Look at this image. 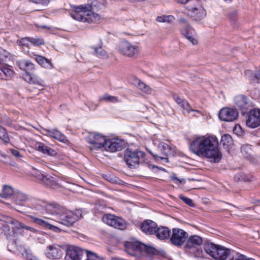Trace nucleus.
<instances>
[{
	"label": "nucleus",
	"mask_w": 260,
	"mask_h": 260,
	"mask_svg": "<svg viewBox=\"0 0 260 260\" xmlns=\"http://www.w3.org/2000/svg\"><path fill=\"white\" fill-rule=\"evenodd\" d=\"M189 149L197 155L206 157L214 163L219 162L222 156L215 137L196 138L190 143Z\"/></svg>",
	"instance_id": "1"
},
{
	"label": "nucleus",
	"mask_w": 260,
	"mask_h": 260,
	"mask_svg": "<svg viewBox=\"0 0 260 260\" xmlns=\"http://www.w3.org/2000/svg\"><path fill=\"white\" fill-rule=\"evenodd\" d=\"M45 207L49 213L57 215L58 222L67 226H72L77 220L73 213L64 210L60 211L58 205L49 204Z\"/></svg>",
	"instance_id": "2"
},
{
	"label": "nucleus",
	"mask_w": 260,
	"mask_h": 260,
	"mask_svg": "<svg viewBox=\"0 0 260 260\" xmlns=\"http://www.w3.org/2000/svg\"><path fill=\"white\" fill-rule=\"evenodd\" d=\"M205 252L216 260H225L231 254V250L220 245L206 240L204 245Z\"/></svg>",
	"instance_id": "3"
},
{
	"label": "nucleus",
	"mask_w": 260,
	"mask_h": 260,
	"mask_svg": "<svg viewBox=\"0 0 260 260\" xmlns=\"http://www.w3.org/2000/svg\"><path fill=\"white\" fill-rule=\"evenodd\" d=\"M145 156L146 153L143 151L127 148L124 150L123 159L128 167L133 169L136 168L140 163L145 162L143 159Z\"/></svg>",
	"instance_id": "4"
},
{
	"label": "nucleus",
	"mask_w": 260,
	"mask_h": 260,
	"mask_svg": "<svg viewBox=\"0 0 260 260\" xmlns=\"http://www.w3.org/2000/svg\"><path fill=\"white\" fill-rule=\"evenodd\" d=\"M206 240L204 241L202 237L196 235L190 236L186 241L184 249L188 250L189 252L195 254L196 256H200L202 253V250L199 247L204 244Z\"/></svg>",
	"instance_id": "5"
},
{
	"label": "nucleus",
	"mask_w": 260,
	"mask_h": 260,
	"mask_svg": "<svg viewBox=\"0 0 260 260\" xmlns=\"http://www.w3.org/2000/svg\"><path fill=\"white\" fill-rule=\"evenodd\" d=\"M103 221L108 225L120 230L127 227V222L119 216L111 214H105L102 217Z\"/></svg>",
	"instance_id": "6"
},
{
	"label": "nucleus",
	"mask_w": 260,
	"mask_h": 260,
	"mask_svg": "<svg viewBox=\"0 0 260 260\" xmlns=\"http://www.w3.org/2000/svg\"><path fill=\"white\" fill-rule=\"evenodd\" d=\"M178 21L180 24L185 25L184 27L180 29L181 34L193 45H197L198 41L194 38L196 31L189 24L188 20L184 18L180 17L178 19Z\"/></svg>",
	"instance_id": "7"
},
{
	"label": "nucleus",
	"mask_w": 260,
	"mask_h": 260,
	"mask_svg": "<svg viewBox=\"0 0 260 260\" xmlns=\"http://www.w3.org/2000/svg\"><path fill=\"white\" fill-rule=\"evenodd\" d=\"M188 237V233L184 230L179 228H173L170 241L172 245L180 247L186 242Z\"/></svg>",
	"instance_id": "8"
},
{
	"label": "nucleus",
	"mask_w": 260,
	"mask_h": 260,
	"mask_svg": "<svg viewBox=\"0 0 260 260\" xmlns=\"http://www.w3.org/2000/svg\"><path fill=\"white\" fill-rule=\"evenodd\" d=\"M107 139L101 134L94 132L91 133L88 137V143L92 144L90 150L92 151L98 150L104 148Z\"/></svg>",
	"instance_id": "9"
},
{
	"label": "nucleus",
	"mask_w": 260,
	"mask_h": 260,
	"mask_svg": "<svg viewBox=\"0 0 260 260\" xmlns=\"http://www.w3.org/2000/svg\"><path fill=\"white\" fill-rule=\"evenodd\" d=\"M246 125L250 128H255L260 126V109L253 108L249 111Z\"/></svg>",
	"instance_id": "10"
},
{
	"label": "nucleus",
	"mask_w": 260,
	"mask_h": 260,
	"mask_svg": "<svg viewBox=\"0 0 260 260\" xmlns=\"http://www.w3.org/2000/svg\"><path fill=\"white\" fill-rule=\"evenodd\" d=\"M118 50L122 55L128 57L135 56L139 53L138 47L132 45L127 41L120 42L118 47Z\"/></svg>",
	"instance_id": "11"
},
{
	"label": "nucleus",
	"mask_w": 260,
	"mask_h": 260,
	"mask_svg": "<svg viewBox=\"0 0 260 260\" xmlns=\"http://www.w3.org/2000/svg\"><path fill=\"white\" fill-rule=\"evenodd\" d=\"M238 116L239 113L235 108L224 107L218 113L219 118L223 121H234L238 118Z\"/></svg>",
	"instance_id": "12"
},
{
	"label": "nucleus",
	"mask_w": 260,
	"mask_h": 260,
	"mask_svg": "<svg viewBox=\"0 0 260 260\" xmlns=\"http://www.w3.org/2000/svg\"><path fill=\"white\" fill-rule=\"evenodd\" d=\"M104 149L107 151L115 152L120 151L126 147V143L125 141L119 139H107L105 143Z\"/></svg>",
	"instance_id": "13"
},
{
	"label": "nucleus",
	"mask_w": 260,
	"mask_h": 260,
	"mask_svg": "<svg viewBox=\"0 0 260 260\" xmlns=\"http://www.w3.org/2000/svg\"><path fill=\"white\" fill-rule=\"evenodd\" d=\"M34 176L41 183L47 187L55 188L58 186L55 178L49 175H45L40 171H37Z\"/></svg>",
	"instance_id": "14"
},
{
	"label": "nucleus",
	"mask_w": 260,
	"mask_h": 260,
	"mask_svg": "<svg viewBox=\"0 0 260 260\" xmlns=\"http://www.w3.org/2000/svg\"><path fill=\"white\" fill-rule=\"evenodd\" d=\"M84 251L78 247L71 246L66 250V260H81Z\"/></svg>",
	"instance_id": "15"
},
{
	"label": "nucleus",
	"mask_w": 260,
	"mask_h": 260,
	"mask_svg": "<svg viewBox=\"0 0 260 260\" xmlns=\"http://www.w3.org/2000/svg\"><path fill=\"white\" fill-rule=\"evenodd\" d=\"M142 244L143 243L138 241H125L124 246L128 254L136 256L137 252H141Z\"/></svg>",
	"instance_id": "16"
},
{
	"label": "nucleus",
	"mask_w": 260,
	"mask_h": 260,
	"mask_svg": "<svg viewBox=\"0 0 260 260\" xmlns=\"http://www.w3.org/2000/svg\"><path fill=\"white\" fill-rule=\"evenodd\" d=\"M157 223L150 219L144 220L141 224L140 229L145 234L149 235H154L156 234Z\"/></svg>",
	"instance_id": "17"
},
{
	"label": "nucleus",
	"mask_w": 260,
	"mask_h": 260,
	"mask_svg": "<svg viewBox=\"0 0 260 260\" xmlns=\"http://www.w3.org/2000/svg\"><path fill=\"white\" fill-rule=\"evenodd\" d=\"M235 105L241 111L242 114L247 112L248 105V99L243 94H239L234 98Z\"/></svg>",
	"instance_id": "18"
},
{
	"label": "nucleus",
	"mask_w": 260,
	"mask_h": 260,
	"mask_svg": "<svg viewBox=\"0 0 260 260\" xmlns=\"http://www.w3.org/2000/svg\"><path fill=\"white\" fill-rule=\"evenodd\" d=\"M28 217L32 220L34 223L40 225L44 229L50 230L56 233H59L60 232L59 228L50 224L48 222L42 219L36 217L32 215H28Z\"/></svg>",
	"instance_id": "19"
},
{
	"label": "nucleus",
	"mask_w": 260,
	"mask_h": 260,
	"mask_svg": "<svg viewBox=\"0 0 260 260\" xmlns=\"http://www.w3.org/2000/svg\"><path fill=\"white\" fill-rule=\"evenodd\" d=\"M141 252H144L147 255H156L159 257L167 258V253L164 250H157L154 247L142 244Z\"/></svg>",
	"instance_id": "20"
},
{
	"label": "nucleus",
	"mask_w": 260,
	"mask_h": 260,
	"mask_svg": "<svg viewBox=\"0 0 260 260\" xmlns=\"http://www.w3.org/2000/svg\"><path fill=\"white\" fill-rule=\"evenodd\" d=\"M187 9L191 11L189 15L195 21H200L206 16V11L203 8L198 9L196 7L188 6Z\"/></svg>",
	"instance_id": "21"
},
{
	"label": "nucleus",
	"mask_w": 260,
	"mask_h": 260,
	"mask_svg": "<svg viewBox=\"0 0 260 260\" xmlns=\"http://www.w3.org/2000/svg\"><path fill=\"white\" fill-rule=\"evenodd\" d=\"M48 251L46 253L47 257L56 259L60 258L63 255V251L59 246L49 245Z\"/></svg>",
	"instance_id": "22"
},
{
	"label": "nucleus",
	"mask_w": 260,
	"mask_h": 260,
	"mask_svg": "<svg viewBox=\"0 0 260 260\" xmlns=\"http://www.w3.org/2000/svg\"><path fill=\"white\" fill-rule=\"evenodd\" d=\"M157 239L161 240H165L170 239L171 230L167 226H157L156 234L154 235Z\"/></svg>",
	"instance_id": "23"
},
{
	"label": "nucleus",
	"mask_w": 260,
	"mask_h": 260,
	"mask_svg": "<svg viewBox=\"0 0 260 260\" xmlns=\"http://www.w3.org/2000/svg\"><path fill=\"white\" fill-rule=\"evenodd\" d=\"M20 69L23 70L25 73V76L28 74H31V73L35 69V64L29 61L20 60L17 62Z\"/></svg>",
	"instance_id": "24"
},
{
	"label": "nucleus",
	"mask_w": 260,
	"mask_h": 260,
	"mask_svg": "<svg viewBox=\"0 0 260 260\" xmlns=\"http://www.w3.org/2000/svg\"><path fill=\"white\" fill-rule=\"evenodd\" d=\"M98 2L97 1H93L90 4L85 5H80V6H74L73 9L74 11L72 12H76V13H86L87 11H91L93 9V6L95 7L96 5L98 4Z\"/></svg>",
	"instance_id": "25"
},
{
	"label": "nucleus",
	"mask_w": 260,
	"mask_h": 260,
	"mask_svg": "<svg viewBox=\"0 0 260 260\" xmlns=\"http://www.w3.org/2000/svg\"><path fill=\"white\" fill-rule=\"evenodd\" d=\"M173 100L184 110H186L188 113L191 111H198L193 109L187 101L181 99L177 94L173 95Z\"/></svg>",
	"instance_id": "26"
},
{
	"label": "nucleus",
	"mask_w": 260,
	"mask_h": 260,
	"mask_svg": "<svg viewBox=\"0 0 260 260\" xmlns=\"http://www.w3.org/2000/svg\"><path fill=\"white\" fill-rule=\"evenodd\" d=\"M45 131L47 133V134L51 138L57 140L63 143L68 142L67 137L62 134L57 129H45Z\"/></svg>",
	"instance_id": "27"
},
{
	"label": "nucleus",
	"mask_w": 260,
	"mask_h": 260,
	"mask_svg": "<svg viewBox=\"0 0 260 260\" xmlns=\"http://www.w3.org/2000/svg\"><path fill=\"white\" fill-rule=\"evenodd\" d=\"M36 147L38 151L49 156H54L57 154V152L55 150L46 146L43 143L39 142L37 143Z\"/></svg>",
	"instance_id": "28"
},
{
	"label": "nucleus",
	"mask_w": 260,
	"mask_h": 260,
	"mask_svg": "<svg viewBox=\"0 0 260 260\" xmlns=\"http://www.w3.org/2000/svg\"><path fill=\"white\" fill-rule=\"evenodd\" d=\"M27 196L20 192H16L13 194L11 200L16 205L22 206L27 200Z\"/></svg>",
	"instance_id": "29"
},
{
	"label": "nucleus",
	"mask_w": 260,
	"mask_h": 260,
	"mask_svg": "<svg viewBox=\"0 0 260 260\" xmlns=\"http://www.w3.org/2000/svg\"><path fill=\"white\" fill-rule=\"evenodd\" d=\"M24 80L29 83L38 85L42 88L45 87L44 80L32 73L25 76Z\"/></svg>",
	"instance_id": "30"
},
{
	"label": "nucleus",
	"mask_w": 260,
	"mask_h": 260,
	"mask_svg": "<svg viewBox=\"0 0 260 260\" xmlns=\"http://www.w3.org/2000/svg\"><path fill=\"white\" fill-rule=\"evenodd\" d=\"M220 143L228 152L234 144L232 137L229 134H224L221 137Z\"/></svg>",
	"instance_id": "31"
},
{
	"label": "nucleus",
	"mask_w": 260,
	"mask_h": 260,
	"mask_svg": "<svg viewBox=\"0 0 260 260\" xmlns=\"http://www.w3.org/2000/svg\"><path fill=\"white\" fill-rule=\"evenodd\" d=\"M35 60L42 67L47 69H52L53 66L51 61L45 57L35 55Z\"/></svg>",
	"instance_id": "32"
},
{
	"label": "nucleus",
	"mask_w": 260,
	"mask_h": 260,
	"mask_svg": "<svg viewBox=\"0 0 260 260\" xmlns=\"http://www.w3.org/2000/svg\"><path fill=\"white\" fill-rule=\"evenodd\" d=\"M86 14L85 13H83V14H82L81 13L76 12L70 13L71 16L75 20L83 22H87L88 23H92V18L91 17H87L86 16Z\"/></svg>",
	"instance_id": "33"
},
{
	"label": "nucleus",
	"mask_w": 260,
	"mask_h": 260,
	"mask_svg": "<svg viewBox=\"0 0 260 260\" xmlns=\"http://www.w3.org/2000/svg\"><path fill=\"white\" fill-rule=\"evenodd\" d=\"M102 42H101L100 45L98 47L91 46L90 48L94 50L93 54L97 57L102 58H108V55L107 52L102 48Z\"/></svg>",
	"instance_id": "34"
},
{
	"label": "nucleus",
	"mask_w": 260,
	"mask_h": 260,
	"mask_svg": "<svg viewBox=\"0 0 260 260\" xmlns=\"http://www.w3.org/2000/svg\"><path fill=\"white\" fill-rule=\"evenodd\" d=\"M253 176L250 174H246L242 172L236 173L234 176L235 181L249 182L252 180Z\"/></svg>",
	"instance_id": "35"
},
{
	"label": "nucleus",
	"mask_w": 260,
	"mask_h": 260,
	"mask_svg": "<svg viewBox=\"0 0 260 260\" xmlns=\"http://www.w3.org/2000/svg\"><path fill=\"white\" fill-rule=\"evenodd\" d=\"M14 193L13 188L7 185L4 186L2 192L0 193V197L2 198H8L12 197Z\"/></svg>",
	"instance_id": "36"
},
{
	"label": "nucleus",
	"mask_w": 260,
	"mask_h": 260,
	"mask_svg": "<svg viewBox=\"0 0 260 260\" xmlns=\"http://www.w3.org/2000/svg\"><path fill=\"white\" fill-rule=\"evenodd\" d=\"M134 84L140 90L146 93H150L151 88L145 83L142 82L140 79L135 78L134 80Z\"/></svg>",
	"instance_id": "37"
},
{
	"label": "nucleus",
	"mask_w": 260,
	"mask_h": 260,
	"mask_svg": "<svg viewBox=\"0 0 260 260\" xmlns=\"http://www.w3.org/2000/svg\"><path fill=\"white\" fill-rule=\"evenodd\" d=\"M1 221L5 222L4 224H11L13 225L14 226V228H15L16 230L18 229L20 222L17 220H16L14 218L9 216L4 217L3 219H2Z\"/></svg>",
	"instance_id": "38"
},
{
	"label": "nucleus",
	"mask_w": 260,
	"mask_h": 260,
	"mask_svg": "<svg viewBox=\"0 0 260 260\" xmlns=\"http://www.w3.org/2000/svg\"><path fill=\"white\" fill-rule=\"evenodd\" d=\"M106 209V204L100 202L95 205L93 211L95 214H103L105 212Z\"/></svg>",
	"instance_id": "39"
},
{
	"label": "nucleus",
	"mask_w": 260,
	"mask_h": 260,
	"mask_svg": "<svg viewBox=\"0 0 260 260\" xmlns=\"http://www.w3.org/2000/svg\"><path fill=\"white\" fill-rule=\"evenodd\" d=\"M0 139L3 140L5 143H8L10 142L9 135L5 128L0 125Z\"/></svg>",
	"instance_id": "40"
},
{
	"label": "nucleus",
	"mask_w": 260,
	"mask_h": 260,
	"mask_svg": "<svg viewBox=\"0 0 260 260\" xmlns=\"http://www.w3.org/2000/svg\"><path fill=\"white\" fill-rule=\"evenodd\" d=\"M161 150L162 153L165 156L174 155L173 151L172 150L171 147L166 143H162Z\"/></svg>",
	"instance_id": "41"
},
{
	"label": "nucleus",
	"mask_w": 260,
	"mask_h": 260,
	"mask_svg": "<svg viewBox=\"0 0 260 260\" xmlns=\"http://www.w3.org/2000/svg\"><path fill=\"white\" fill-rule=\"evenodd\" d=\"M175 19V18L172 15H162L160 16H157L156 18V21L159 22H168L171 23Z\"/></svg>",
	"instance_id": "42"
},
{
	"label": "nucleus",
	"mask_w": 260,
	"mask_h": 260,
	"mask_svg": "<svg viewBox=\"0 0 260 260\" xmlns=\"http://www.w3.org/2000/svg\"><path fill=\"white\" fill-rule=\"evenodd\" d=\"M29 42L35 46H40L45 44L44 40L43 38L38 37H29Z\"/></svg>",
	"instance_id": "43"
},
{
	"label": "nucleus",
	"mask_w": 260,
	"mask_h": 260,
	"mask_svg": "<svg viewBox=\"0 0 260 260\" xmlns=\"http://www.w3.org/2000/svg\"><path fill=\"white\" fill-rule=\"evenodd\" d=\"M230 260H255L253 258H248L246 256L240 254L238 252L236 253L235 255H233Z\"/></svg>",
	"instance_id": "44"
},
{
	"label": "nucleus",
	"mask_w": 260,
	"mask_h": 260,
	"mask_svg": "<svg viewBox=\"0 0 260 260\" xmlns=\"http://www.w3.org/2000/svg\"><path fill=\"white\" fill-rule=\"evenodd\" d=\"M179 198L180 199H181L182 201H183L184 202V203H185L187 205H188L190 207H192L194 206V205L193 203V201L191 199H190L186 197H185V196H183L182 194H180L179 196Z\"/></svg>",
	"instance_id": "45"
},
{
	"label": "nucleus",
	"mask_w": 260,
	"mask_h": 260,
	"mask_svg": "<svg viewBox=\"0 0 260 260\" xmlns=\"http://www.w3.org/2000/svg\"><path fill=\"white\" fill-rule=\"evenodd\" d=\"M238 15V11L234 10L232 12H230L227 14L228 18L230 19L231 21H236L237 19Z\"/></svg>",
	"instance_id": "46"
},
{
	"label": "nucleus",
	"mask_w": 260,
	"mask_h": 260,
	"mask_svg": "<svg viewBox=\"0 0 260 260\" xmlns=\"http://www.w3.org/2000/svg\"><path fill=\"white\" fill-rule=\"evenodd\" d=\"M28 42H29V37L22 38L20 40L17 41V43L20 46H25L29 48Z\"/></svg>",
	"instance_id": "47"
},
{
	"label": "nucleus",
	"mask_w": 260,
	"mask_h": 260,
	"mask_svg": "<svg viewBox=\"0 0 260 260\" xmlns=\"http://www.w3.org/2000/svg\"><path fill=\"white\" fill-rule=\"evenodd\" d=\"M8 57V52L0 47V64L2 63Z\"/></svg>",
	"instance_id": "48"
},
{
	"label": "nucleus",
	"mask_w": 260,
	"mask_h": 260,
	"mask_svg": "<svg viewBox=\"0 0 260 260\" xmlns=\"http://www.w3.org/2000/svg\"><path fill=\"white\" fill-rule=\"evenodd\" d=\"M102 176L105 180L111 183H113L116 182V178L111 175V174H103Z\"/></svg>",
	"instance_id": "49"
},
{
	"label": "nucleus",
	"mask_w": 260,
	"mask_h": 260,
	"mask_svg": "<svg viewBox=\"0 0 260 260\" xmlns=\"http://www.w3.org/2000/svg\"><path fill=\"white\" fill-rule=\"evenodd\" d=\"M20 229H24L28 230L32 233H36L37 232V230L35 229H34L32 227L27 226L26 225H25L23 223L20 222H19V224L18 225L17 229L18 230Z\"/></svg>",
	"instance_id": "50"
},
{
	"label": "nucleus",
	"mask_w": 260,
	"mask_h": 260,
	"mask_svg": "<svg viewBox=\"0 0 260 260\" xmlns=\"http://www.w3.org/2000/svg\"><path fill=\"white\" fill-rule=\"evenodd\" d=\"M1 71L6 76L11 77L14 74V72L12 70L6 67L1 68Z\"/></svg>",
	"instance_id": "51"
},
{
	"label": "nucleus",
	"mask_w": 260,
	"mask_h": 260,
	"mask_svg": "<svg viewBox=\"0 0 260 260\" xmlns=\"http://www.w3.org/2000/svg\"><path fill=\"white\" fill-rule=\"evenodd\" d=\"M103 99L106 101H108L109 102H113V103L117 102L118 101V99H117V97L110 95H108V94H106L104 95V96L103 97Z\"/></svg>",
	"instance_id": "52"
},
{
	"label": "nucleus",
	"mask_w": 260,
	"mask_h": 260,
	"mask_svg": "<svg viewBox=\"0 0 260 260\" xmlns=\"http://www.w3.org/2000/svg\"><path fill=\"white\" fill-rule=\"evenodd\" d=\"M86 253L87 258L86 260H96L97 255L93 252H90L87 250H85Z\"/></svg>",
	"instance_id": "53"
},
{
	"label": "nucleus",
	"mask_w": 260,
	"mask_h": 260,
	"mask_svg": "<svg viewBox=\"0 0 260 260\" xmlns=\"http://www.w3.org/2000/svg\"><path fill=\"white\" fill-rule=\"evenodd\" d=\"M94 8H93V9L90 12L87 11V14H86V16H87V17H91L93 20V22L96 20V18H99V16L98 14H96L94 13L92 11L93 10Z\"/></svg>",
	"instance_id": "54"
},
{
	"label": "nucleus",
	"mask_w": 260,
	"mask_h": 260,
	"mask_svg": "<svg viewBox=\"0 0 260 260\" xmlns=\"http://www.w3.org/2000/svg\"><path fill=\"white\" fill-rule=\"evenodd\" d=\"M241 152L244 154L245 152L246 154L249 153L248 150H250V146L248 144L243 145L241 147Z\"/></svg>",
	"instance_id": "55"
},
{
	"label": "nucleus",
	"mask_w": 260,
	"mask_h": 260,
	"mask_svg": "<svg viewBox=\"0 0 260 260\" xmlns=\"http://www.w3.org/2000/svg\"><path fill=\"white\" fill-rule=\"evenodd\" d=\"M30 1L35 4L43 5H47L50 2V0H30Z\"/></svg>",
	"instance_id": "56"
},
{
	"label": "nucleus",
	"mask_w": 260,
	"mask_h": 260,
	"mask_svg": "<svg viewBox=\"0 0 260 260\" xmlns=\"http://www.w3.org/2000/svg\"><path fill=\"white\" fill-rule=\"evenodd\" d=\"M3 230L6 233V234H9L11 233L10 227L8 224H2Z\"/></svg>",
	"instance_id": "57"
},
{
	"label": "nucleus",
	"mask_w": 260,
	"mask_h": 260,
	"mask_svg": "<svg viewBox=\"0 0 260 260\" xmlns=\"http://www.w3.org/2000/svg\"><path fill=\"white\" fill-rule=\"evenodd\" d=\"M10 151H11V153L14 156H15L18 158H20V157H22L20 152L17 150L14 149H11Z\"/></svg>",
	"instance_id": "58"
},
{
	"label": "nucleus",
	"mask_w": 260,
	"mask_h": 260,
	"mask_svg": "<svg viewBox=\"0 0 260 260\" xmlns=\"http://www.w3.org/2000/svg\"><path fill=\"white\" fill-rule=\"evenodd\" d=\"M1 156L4 158V160H2L6 164H11V159L9 156L4 154H1Z\"/></svg>",
	"instance_id": "59"
},
{
	"label": "nucleus",
	"mask_w": 260,
	"mask_h": 260,
	"mask_svg": "<svg viewBox=\"0 0 260 260\" xmlns=\"http://www.w3.org/2000/svg\"><path fill=\"white\" fill-rule=\"evenodd\" d=\"M1 122L2 123L6 125H9L10 123V122L8 121V118L6 116L2 118Z\"/></svg>",
	"instance_id": "60"
},
{
	"label": "nucleus",
	"mask_w": 260,
	"mask_h": 260,
	"mask_svg": "<svg viewBox=\"0 0 260 260\" xmlns=\"http://www.w3.org/2000/svg\"><path fill=\"white\" fill-rule=\"evenodd\" d=\"M171 180L174 181L176 183H180L181 182V181L177 178L175 174L171 176Z\"/></svg>",
	"instance_id": "61"
},
{
	"label": "nucleus",
	"mask_w": 260,
	"mask_h": 260,
	"mask_svg": "<svg viewBox=\"0 0 260 260\" xmlns=\"http://www.w3.org/2000/svg\"><path fill=\"white\" fill-rule=\"evenodd\" d=\"M147 150L154 158H156L157 157H159L161 160L165 159L164 157L158 156L157 155L155 154L152 151L148 149H147Z\"/></svg>",
	"instance_id": "62"
},
{
	"label": "nucleus",
	"mask_w": 260,
	"mask_h": 260,
	"mask_svg": "<svg viewBox=\"0 0 260 260\" xmlns=\"http://www.w3.org/2000/svg\"><path fill=\"white\" fill-rule=\"evenodd\" d=\"M149 167L150 169H153L154 168H157L160 170H162V168L161 167H158V166H155V165H151V164H149Z\"/></svg>",
	"instance_id": "63"
},
{
	"label": "nucleus",
	"mask_w": 260,
	"mask_h": 260,
	"mask_svg": "<svg viewBox=\"0 0 260 260\" xmlns=\"http://www.w3.org/2000/svg\"><path fill=\"white\" fill-rule=\"evenodd\" d=\"M26 258L27 260H35L36 258L31 254H27V255L26 256Z\"/></svg>",
	"instance_id": "64"
}]
</instances>
